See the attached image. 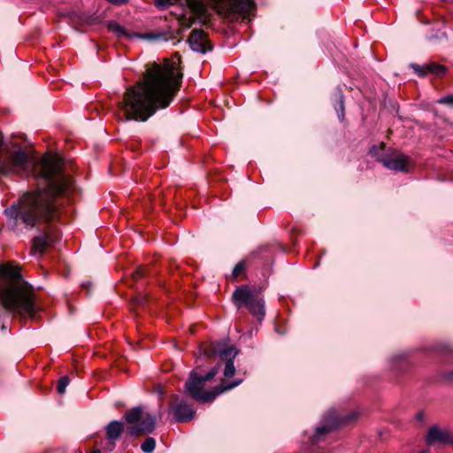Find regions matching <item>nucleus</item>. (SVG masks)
Instances as JSON below:
<instances>
[{
	"label": "nucleus",
	"mask_w": 453,
	"mask_h": 453,
	"mask_svg": "<svg viewBox=\"0 0 453 453\" xmlns=\"http://www.w3.org/2000/svg\"><path fill=\"white\" fill-rule=\"evenodd\" d=\"M64 165L63 159L51 153L35 162H30L21 149L0 154L2 175L27 176L32 173L39 184L44 185L35 192L24 194L17 204L4 210L5 215L15 220V225L20 222L26 227L33 228L40 220L51 222L59 219L64 197L73 184Z\"/></svg>",
	"instance_id": "1"
},
{
	"label": "nucleus",
	"mask_w": 453,
	"mask_h": 453,
	"mask_svg": "<svg viewBox=\"0 0 453 453\" xmlns=\"http://www.w3.org/2000/svg\"><path fill=\"white\" fill-rule=\"evenodd\" d=\"M180 57L165 58L162 64L146 65L143 78L127 88L118 110L125 120L146 121L157 111L167 108L182 83Z\"/></svg>",
	"instance_id": "2"
},
{
	"label": "nucleus",
	"mask_w": 453,
	"mask_h": 453,
	"mask_svg": "<svg viewBox=\"0 0 453 453\" xmlns=\"http://www.w3.org/2000/svg\"><path fill=\"white\" fill-rule=\"evenodd\" d=\"M0 302L10 312L29 316L35 312L33 289L12 263L0 265Z\"/></svg>",
	"instance_id": "3"
},
{
	"label": "nucleus",
	"mask_w": 453,
	"mask_h": 453,
	"mask_svg": "<svg viewBox=\"0 0 453 453\" xmlns=\"http://www.w3.org/2000/svg\"><path fill=\"white\" fill-rule=\"evenodd\" d=\"M219 370V367L215 366L205 375H198L196 372H192L185 384L186 392L188 395L198 402L209 403L225 391L230 390L242 383V380H238L226 385L222 383L208 391L203 390L205 383L213 379Z\"/></svg>",
	"instance_id": "4"
},
{
	"label": "nucleus",
	"mask_w": 453,
	"mask_h": 453,
	"mask_svg": "<svg viewBox=\"0 0 453 453\" xmlns=\"http://www.w3.org/2000/svg\"><path fill=\"white\" fill-rule=\"evenodd\" d=\"M233 298L238 307L245 305L253 317L259 321L263 320L265 314V303L257 292L247 286H243L234 292Z\"/></svg>",
	"instance_id": "5"
},
{
	"label": "nucleus",
	"mask_w": 453,
	"mask_h": 453,
	"mask_svg": "<svg viewBox=\"0 0 453 453\" xmlns=\"http://www.w3.org/2000/svg\"><path fill=\"white\" fill-rule=\"evenodd\" d=\"M200 353L203 354L207 357L219 356L222 360L226 361L224 369V375L226 377H232L235 372V367L234 365V358L237 355V351L234 347L223 348L219 343H210L200 346Z\"/></svg>",
	"instance_id": "6"
},
{
	"label": "nucleus",
	"mask_w": 453,
	"mask_h": 453,
	"mask_svg": "<svg viewBox=\"0 0 453 453\" xmlns=\"http://www.w3.org/2000/svg\"><path fill=\"white\" fill-rule=\"evenodd\" d=\"M379 161L388 169L407 173L412 167L410 157L403 153L395 152L392 155L382 157Z\"/></svg>",
	"instance_id": "7"
},
{
	"label": "nucleus",
	"mask_w": 453,
	"mask_h": 453,
	"mask_svg": "<svg viewBox=\"0 0 453 453\" xmlns=\"http://www.w3.org/2000/svg\"><path fill=\"white\" fill-rule=\"evenodd\" d=\"M324 425L317 427L312 442H319L326 434L346 423V419L339 417L335 411H329L324 416Z\"/></svg>",
	"instance_id": "8"
},
{
	"label": "nucleus",
	"mask_w": 453,
	"mask_h": 453,
	"mask_svg": "<svg viewBox=\"0 0 453 453\" xmlns=\"http://www.w3.org/2000/svg\"><path fill=\"white\" fill-rule=\"evenodd\" d=\"M155 418L150 415L142 416L137 425L127 427V433L132 436L151 433L155 428Z\"/></svg>",
	"instance_id": "9"
},
{
	"label": "nucleus",
	"mask_w": 453,
	"mask_h": 453,
	"mask_svg": "<svg viewBox=\"0 0 453 453\" xmlns=\"http://www.w3.org/2000/svg\"><path fill=\"white\" fill-rule=\"evenodd\" d=\"M411 67L420 77L426 76L427 74L442 76L447 71V68L444 65L434 62L425 64L423 65L411 64Z\"/></svg>",
	"instance_id": "10"
},
{
	"label": "nucleus",
	"mask_w": 453,
	"mask_h": 453,
	"mask_svg": "<svg viewBox=\"0 0 453 453\" xmlns=\"http://www.w3.org/2000/svg\"><path fill=\"white\" fill-rule=\"evenodd\" d=\"M173 415L178 422H188L194 418L195 411L185 402H180L171 407Z\"/></svg>",
	"instance_id": "11"
},
{
	"label": "nucleus",
	"mask_w": 453,
	"mask_h": 453,
	"mask_svg": "<svg viewBox=\"0 0 453 453\" xmlns=\"http://www.w3.org/2000/svg\"><path fill=\"white\" fill-rule=\"evenodd\" d=\"M188 42L194 51L202 53L206 51L207 36L203 31L193 30L188 37Z\"/></svg>",
	"instance_id": "12"
},
{
	"label": "nucleus",
	"mask_w": 453,
	"mask_h": 453,
	"mask_svg": "<svg viewBox=\"0 0 453 453\" xmlns=\"http://www.w3.org/2000/svg\"><path fill=\"white\" fill-rule=\"evenodd\" d=\"M55 242V237L49 234H44L40 236H36L33 239V250L42 254L46 248L50 246Z\"/></svg>",
	"instance_id": "13"
},
{
	"label": "nucleus",
	"mask_w": 453,
	"mask_h": 453,
	"mask_svg": "<svg viewBox=\"0 0 453 453\" xmlns=\"http://www.w3.org/2000/svg\"><path fill=\"white\" fill-rule=\"evenodd\" d=\"M105 429L107 438L111 441H116L120 437L124 430V425L119 421L114 420L110 422Z\"/></svg>",
	"instance_id": "14"
},
{
	"label": "nucleus",
	"mask_w": 453,
	"mask_h": 453,
	"mask_svg": "<svg viewBox=\"0 0 453 453\" xmlns=\"http://www.w3.org/2000/svg\"><path fill=\"white\" fill-rule=\"evenodd\" d=\"M142 410L140 407H134L127 411L125 414V418L130 426L137 425L142 418Z\"/></svg>",
	"instance_id": "15"
},
{
	"label": "nucleus",
	"mask_w": 453,
	"mask_h": 453,
	"mask_svg": "<svg viewBox=\"0 0 453 453\" xmlns=\"http://www.w3.org/2000/svg\"><path fill=\"white\" fill-rule=\"evenodd\" d=\"M108 28L119 38H128L131 36V34L125 27L115 21H111L108 25Z\"/></svg>",
	"instance_id": "16"
},
{
	"label": "nucleus",
	"mask_w": 453,
	"mask_h": 453,
	"mask_svg": "<svg viewBox=\"0 0 453 453\" xmlns=\"http://www.w3.org/2000/svg\"><path fill=\"white\" fill-rule=\"evenodd\" d=\"M336 104L334 106L335 111H337L338 118L340 120H342L344 118V97L341 91H338L335 94Z\"/></svg>",
	"instance_id": "17"
},
{
	"label": "nucleus",
	"mask_w": 453,
	"mask_h": 453,
	"mask_svg": "<svg viewBox=\"0 0 453 453\" xmlns=\"http://www.w3.org/2000/svg\"><path fill=\"white\" fill-rule=\"evenodd\" d=\"M156 441L152 437H147L141 445V449L145 453H151L155 449Z\"/></svg>",
	"instance_id": "18"
},
{
	"label": "nucleus",
	"mask_w": 453,
	"mask_h": 453,
	"mask_svg": "<svg viewBox=\"0 0 453 453\" xmlns=\"http://www.w3.org/2000/svg\"><path fill=\"white\" fill-rule=\"evenodd\" d=\"M245 268H246L245 262H243V261L239 262L234 266V268L233 270V278L234 279H238L239 277H241L244 273Z\"/></svg>",
	"instance_id": "19"
},
{
	"label": "nucleus",
	"mask_w": 453,
	"mask_h": 453,
	"mask_svg": "<svg viewBox=\"0 0 453 453\" xmlns=\"http://www.w3.org/2000/svg\"><path fill=\"white\" fill-rule=\"evenodd\" d=\"M69 384V378L67 376L62 377L58 382V392L60 395H63L65 392V388Z\"/></svg>",
	"instance_id": "20"
},
{
	"label": "nucleus",
	"mask_w": 453,
	"mask_h": 453,
	"mask_svg": "<svg viewBox=\"0 0 453 453\" xmlns=\"http://www.w3.org/2000/svg\"><path fill=\"white\" fill-rule=\"evenodd\" d=\"M437 103L440 104H446L449 106H453V94L440 98L437 101Z\"/></svg>",
	"instance_id": "21"
},
{
	"label": "nucleus",
	"mask_w": 453,
	"mask_h": 453,
	"mask_svg": "<svg viewBox=\"0 0 453 453\" xmlns=\"http://www.w3.org/2000/svg\"><path fill=\"white\" fill-rule=\"evenodd\" d=\"M416 418L418 420V421H423L424 419V413L422 411L417 413L416 415Z\"/></svg>",
	"instance_id": "22"
},
{
	"label": "nucleus",
	"mask_w": 453,
	"mask_h": 453,
	"mask_svg": "<svg viewBox=\"0 0 453 453\" xmlns=\"http://www.w3.org/2000/svg\"><path fill=\"white\" fill-rule=\"evenodd\" d=\"M136 274H137V276H136V275L134 276V277H135V279H136L137 277H142V276L143 275V272L142 271V269H141V270H137V271H136Z\"/></svg>",
	"instance_id": "23"
},
{
	"label": "nucleus",
	"mask_w": 453,
	"mask_h": 453,
	"mask_svg": "<svg viewBox=\"0 0 453 453\" xmlns=\"http://www.w3.org/2000/svg\"><path fill=\"white\" fill-rule=\"evenodd\" d=\"M418 453H429V451L427 449H426V450H421Z\"/></svg>",
	"instance_id": "24"
},
{
	"label": "nucleus",
	"mask_w": 453,
	"mask_h": 453,
	"mask_svg": "<svg viewBox=\"0 0 453 453\" xmlns=\"http://www.w3.org/2000/svg\"><path fill=\"white\" fill-rule=\"evenodd\" d=\"M91 453H101L99 449H95Z\"/></svg>",
	"instance_id": "25"
}]
</instances>
